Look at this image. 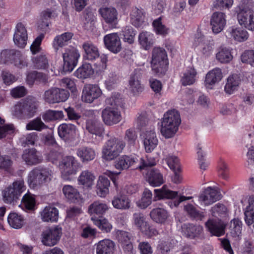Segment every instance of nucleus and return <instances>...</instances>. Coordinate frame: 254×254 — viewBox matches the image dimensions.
Segmentation results:
<instances>
[{
  "instance_id": "obj_61",
  "label": "nucleus",
  "mask_w": 254,
  "mask_h": 254,
  "mask_svg": "<svg viewBox=\"0 0 254 254\" xmlns=\"http://www.w3.org/2000/svg\"><path fill=\"white\" fill-rule=\"evenodd\" d=\"M154 30L157 34L161 35H166L168 33L169 29L161 22V17L154 20L153 22Z\"/></svg>"
},
{
  "instance_id": "obj_23",
  "label": "nucleus",
  "mask_w": 254,
  "mask_h": 254,
  "mask_svg": "<svg viewBox=\"0 0 254 254\" xmlns=\"http://www.w3.org/2000/svg\"><path fill=\"white\" fill-rule=\"evenodd\" d=\"M28 39L27 32L22 23L17 24L13 35V41L18 47L23 48L27 44Z\"/></svg>"
},
{
  "instance_id": "obj_3",
  "label": "nucleus",
  "mask_w": 254,
  "mask_h": 254,
  "mask_svg": "<svg viewBox=\"0 0 254 254\" xmlns=\"http://www.w3.org/2000/svg\"><path fill=\"white\" fill-rule=\"evenodd\" d=\"M152 70L157 74H164L167 70V55L162 48L155 47L152 53L151 61Z\"/></svg>"
},
{
  "instance_id": "obj_28",
  "label": "nucleus",
  "mask_w": 254,
  "mask_h": 254,
  "mask_svg": "<svg viewBox=\"0 0 254 254\" xmlns=\"http://www.w3.org/2000/svg\"><path fill=\"white\" fill-rule=\"evenodd\" d=\"M96 254H114L115 245L109 239L100 241L95 245Z\"/></svg>"
},
{
  "instance_id": "obj_44",
  "label": "nucleus",
  "mask_w": 254,
  "mask_h": 254,
  "mask_svg": "<svg viewBox=\"0 0 254 254\" xmlns=\"http://www.w3.org/2000/svg\"><path fill=\"white\" fill-rule=\"evenodd\" d=\"M197 72L193 67H189L183 73L181 82L183 85L187 86L193 84L196 80Z\"/></svg>"
},
{
  "instance_id": "obj_19",
  "label": "nucleus",
  "mask_w": 254,
  "mask_h": 254,
  "mask_svg": "<svg viewBox=\"0 0 254 254\" xmlns=\"http://www.w3.org/2000/svg\"><path fill=\"white\" fill-rule=\"evenodd\" d=\"M104 42L106 48L114 54L119 53L122 50L121 42L116 33L105 35L104 37Z\"/></svg>"
},
{
  "instance_id": "obj_36",
  "label": "nucleus",
  "mask_w": 254,
  "mask_h": 254,
  "mask_svg": "<svg viewBox=\"0 0 254 254\" xmlns=\"http://www.w3.org/2000/svg\"><path fill=\"white\" fill-rule=\"evenodd\" d=\"M150 216L153 221L159 224H164L169 217L168 212L161 208L153 209L150 212Z\"/></svg>"
},
{
  "instance_id": "obj_27",
  "label": "nucleus",
  "mask_w": 254,
  "mask_h": 254,
  "mask_svg": "<svg viewBox=\"0 0 254 254\" xmlns=\"http://www.w3.org/2000/svg\"><path fill=\"white\" fill-rule=\"evenodd\" d=\"M205 225L208 230L213 235L221 236L225 233V226L220 219H209Z\"/></svg>"
},
{
  "instance_id": "obj_52",
  "label": "nucleus",
  "mask_w": 254,
  "mask_h": 254,
  "mask_svg": "<svg viewBox=\"0 0 254 254\" xmlns=\"http://www.w3.org/2000/svg\"><path fill=\"white\" fill-rule=\"evenodd\" d=\"M63 191L65 196L70 201L75 202L79 197L78 190L70 185L64 186Z\"/></svg>"
},
{
  "instance_id": "obj_16",
  "label": "nucleus",
  "mask_w": 254,
  "mask_h": 254,
  "mask_svg": "<svg viewBox=\"0 0 254 254\" xmlns=\"http://www.w3.org/2000/svg\"><path fill=\"white\" fill-rule=\"evenodd\" d=\"M221 194L215 188H207L199 196L198 200L204 205H209L220 199Z\"/></svg>"
},
{
  "instance_id": "obj_51",
  "label": "nucleus",
  "mask_w": 254,
  "mask_h": 254,
  "mask_svg": "<svg viewBox=\"0 0 254 254\" xmlns=\"http://www.w3.org/2000/svg\"><path fill=\"white\" fill-rule=\"evenodd\" d=\"M93 73L92 66L89 64H84L74 72L75 76L79 78H86Z\"/></svg>"
},
{
  "instance_id": "obj_58",
  "label": "nucleus",
  "mask_w": 254,
  "mask_h": 254,
  "mask_svg": "<svg viewBox=\"0 0 254 254\" xmlns=\"http://www.w3.org/2000/svg\"><path fill=\"white\" fill-rule=\"evenodd\" d=\"M20 52L14 50H5L1 53L0 57L4 62H14L16 57H19Z\"/></svg>"
},
{
  "instance_id": "obj_20",
  "label": "nucleus",
  "mask_w": 254,
  "mask_h": 254,
  "mask_svg": "<svg viewBox=\"0 0 254 254\" xmlns=\"http://www.w3.org/2000/svg\"><path fill=\"white\" fill-rule=\"evenodd\" d=\"M99 12L105 22L111 27H115L118 23V12L112 7H103L99 9Z\"/></svg>"
},
{
  "instance_id": "obj_8",
  "label": "nucleus",
  "mask_w": 254,
  "mask_h": 254,
  "mask_svg": "<svg viewBox=\"0 0 254 254\" xmlns=\"http://www.w3.org/2000/svg\"><path fill=\"white\" fill-rule=\"evenodd\" d=\"M69 96L67 90L63 88L52 87L45 91L43 99L45 102L50 104L58 103L65 101Z\"/></svg>"
},
{
  "instance_id": "obj_64",
  "label": "nucleus",
  "mask_w": 254,
  "mask_h": 254,
  "mask_svg": "<svg viewBox=\"0 0 254 254\" xmlns=\"http://www.w3.org/2000/svg\"><path fill=\"white\" fill-rule=\"evenodd\" d=\"M94 223L100 230L105 232H109L112 229V226L106 219H98L92 217Z\"/></svg>"
},
{
  "instance_id": "obj_1",
  "label": "nucleus",
  "mask_w": 254,
  "mask_h": 254,
  "mask_svg": "<svg viewBox=\"0 0 254 254\" xmlns=\"http://www.w3.org/2000/svg\"><path fill=\"white\" fill-rule=\"evenodd\" d=\"M181 122L179 112L171 110L166 112L162 119L160 132L165 138L173 137L178 130Z\"/></svg>"
},
{
  "instance_id": "obj_35",
  "label": "nucleus",
  "mask_w": 254,
  "mask_h": 254,
  "mask_svg": "<svg viewBox=\"0 0 254 254\" xmlns=\"http://www.w3.org/2000/svg\"><path fill=\"white\" fill-rule=\"evenodd\" d=\"M227 32L235 40L239 42L246 41L249 37L248 32L240 27H230Z\"/></svg>"
},
{
  "instance_id": "obj_14",
  "label": "nucleus",
  "mask_w": 254,
  "mask_h": 254,
  "mask_svg": "<svg viewBox=\"0 0 254 254\" xmlns=\"http://www.w3.org/2000/svg\"><path fill=\"white\" fill-rule=\"evenodd\" d=\"M102 95L99 87L94 84L85 85L82 90V100L86 103H91Z\"/></svg>"
},
{
  "instance_id": "obj_17",
  "label": "nucleus",
  "mask_w": 254,
  "mask_h": 254,
  "mask_svg": "<svg viewBox=\"0 0 254 254\" xmlns=\"http://www.w3.org/2000/svg\"><path fill=\"white\" fill-rule=\"evenodd\" d=\"M143 139L145 149L147 152H152L157 146L158 140L154 129L142 131L141 134Z\"/></svg>"
},
{
  "instance_id": "obj_31",
  "label": "nucleus",
  "mask_w": 254,
  "mask_h": 254,
  "mask_svg": "<svg viewBox=\"0 0 254 254\" xmlns=\"http://www.w3.org/2000/svg\"><path fill=\"white\" fill-rule=\"evenodd\" d=\"M72 36L73 34L72 33L65 32L55 37L53 42V47L56 54H58L61 48L68 44V42L71 40Z\"/></svg>"
},
{
  "instance_id": "obj_53",
  "label": "nucleus",
  "mask_w": 254,
  "mask_h": 254,
  "mask_svg": "<svg viewBox=\"0 0 254 254\" xmlns=\"http://www.w3.org/2000/svg\"><path fill=\"white\" fill-rule=\"evenodd\" d=\"M48 159L53 164H57L63 158L62 149L57 146L55 149H51L48 154Z\"/></svg>"
},
{
  "instance_id": "obj_37",
  "label": "nucleus",
  "mask_w": 254,
  "mask_h": 254,
  "mask_svg": "<svg viewBox=\"0 0 254 254\" xmlns=\"http://www.w3.org/2000/svg\"><path fill=\"white\" fill-rule=\"evenodd\" d=\"M145 19L144 12L142 8L135 7L132 8L130 13L131 23L135 27H140Z\"/></svg>"
},
{
  "instance_id": "obj_5",
  "label": "nucleus",
  "mask_w": 254,
  "mask_h": 254,
  "mask_svg": "<svg viewBox=\"0 0 254 254\" xmlns=\"http://www.w3.org/2000/svg\"><path fill=\"white\" fill-rule=\"evenodd\" d=\"M58 168L62 178L68 180L70 176L75 175L78 169V163L72 156H66L59 162Z\"/></svg>"
},
{
  "instance_id": "obj_39",
  "label": "nucleus",
  "mask_w": 254,
  "mask_h": 254,
  "mask_svg": "<svg viewBox=\"0 0 254 254\" xmlns=\"http://www.w3.org/2000/svg\"><path fill=\"white\" fill-rule=\"evenodd\" d=\"M112 203L114 207L118 209L126 210L130 207V200L124 195L114 196Z\"/></svg>"
},
{
  "instance_id": "obj_13",
  "label": "nucleus",
  "mask_w": 254,
  "mask_h": 254,
  "mask_svg": "<svg viewBox=\"0 0 254 254\" xmlns=\"http://www.w3.org/2000/svg\"><path fill=\"white\" fill-rule=\"evenodd\" d=\"M104 123L108 126H113L119 123L122 119L121 112L118 108L107 107L102 112Z\"/></svg>"
},
{
  "instance_id": "obj_55",
  "label": "nucleus",
  "mask_w": 254,
  "mask_h": 254,
  "mask_svg": "<svg viewBox=\"0 0 254 254\" xmlns=\"http://www.w3.org/2000/svg\"><path fill=\"white\" fill-rule=\"evenodd\" d=\"M48 128V127L42 122L40 118H36L29 122L26 126L27 130H35L40 131Z\"/></svg>"
},
{
  "instance_id": "obj_34",
  "label": "nucleus",
  "mask_w": 254,
  "mask_h": 254,
  "mask_svg": "<svg viewBox=\"0 0 254 254\" xmlns=\"http://www.w3.org/2000/svg\"><path fill=\"white\" fill-rule=\"evenodd\" d=\"M86 128L90 133L99 137L102 136L104 131L103 126L94 119L87 120Z\"/></svg>"
},
{
  "instance_id": "obj_48",
  "label": "nucleus",
  "mask_w": 254,
  "mask_h": 254,
  "mask_svg": "<svg viewBox=\"0 0 254 254\" xmlns=\"http://www.w3.org/2000/svg\"><path fill=\"white\" fill-rule=\"evenodd\" d=\"M7 222L12 228L19 229L23 225L24 219L21 215L15 212H12L7 217Z\"/></svg>"
},
{
  "instance_id": "obj_24",
  "label": "nucleus",
  "mask_w": 254,
  "mask_h": 254,
  "mask_svg": "<svg viewBox=\"0 0 254 254\" xmlns=\"http://www.w3.org/2000/svg\"><path fill=\"white\" fill-rule=\"evenodd\" d=\"M76 127L71 124H63L58 127L59 136L65 141L72 140L76 135Z\"/></svg>"
},
{
  "instance_id": "obj_12",
  "label": "nucleus",
  "mask_w": 254,
  "mask_h": 254,
  "mask_svg": "<svg viewBox=\"0 0 254 254\" xmlns=\"http://www.w3.org/2000/svg\"><path fill=\"white\" fill-rule=\"evenodd\" d=\"M244 207L246 223L250 226L254 223V195L247 196L241 200Z\"/></svg>"
},
{
  "instance_id": "obj_9",
  "label": "nucleus",
  "mask_w": 254,
  "mask_h": 254,
  "mask_svg": "<svg viewBox=\"0 0 254 254\" xmlns=\"http://www.w3.org/2000/svg\"><path fill=\"white\" fill-rule=\"evenodd\" d=\"M239 23L248 29L254 31V11L247 6L242 5L237 14Z\"/></svg>"
},
{
  "instance_id": "obj_45",
  "label": "nucleus",
  "mask_w": 254,
  "mask_h": 254,
  "mask_svg": "<svg viewBox=\"0 0 254 254\" xmlns=\"http://www.w3.org/2000/svg\"><path fill=\"white\" fill-rule=\"evenodd\" d=\"M240 79L237 74H233L229 76L227 79V82L225 86V92L231 94L236 90L239 85Z\"/></svg>"
},
{
  "instance_id": "obj_38",
  "label": "nucleus",
  "mask_w": 254,
  "mask_h": 254,
  "mask_svg": "<svg viewBox=\"0 0 254 254\" xmlns=\"http://www.w3.org/2000/svg\"><path fill=\"white\" fill-rule=\"evenodd\" d=\"M110 185L109 180L104 176H100L96 185V192L100 197H105L109 193Z\"/></svg>"
},
{
  "instance_id": "obj_47",
  "label": "nucleus",
  "mask_w": 254,
  "mask_h": 254,
  "mask_svg": "<svg viewBox=\"0 0 254 254\" xmlns=\"http://www.w3.org/2000/svg\"><path fill=\"white\" fill-rule=\"evenodd\" d=\"M216 59L221 63H227L233 59L230 49L225 47H221L216 55Z\"/></svg>"
},
{
  "instance_id": "obj_41",
  "label": "nucleus",
  "mask_w": 254,
  "mask_h": 254,
  "mask_svg": "<svg viewBox=\"0 0 254 254\" xmlns=\"http://www.w3.org/2000/svg\"><path fill=\"white\" fill-rule=\"evenodd\" d=\"M95 179V177L91 172L84 170L80 173L78 178V184L85 187L89 188L93 185Z\"/></svg>"
},
{
  "instance_id": "obj_57",
  "label": "nucleus",
  "mask_w": 254,
  "mask_h": 254,
  "mask_svg": "<svg viewBox=\"0 0 254 254\" xmlns=\"http://www.w3.org/2000/svg\"><path fill=\"white\" fill-rule=\"evenodd\" d=\"M64 113L61 111L48 110L43 115L42 118L44 121L50 122L52 121L59 120L63 118Z\"/></svg>"
},
{
  "instance_id": "obj_60",
  "label": "nucleus",
  "mask_w": 254,
  "mask_h": 254,
  "mask_svg": "<svg viewBox=\"0 0 254 254\" xmlns=\"http://www.w3.org/2000/svg\"><path fill=\"white\" fill-rule=\"evenodd\" d=\"M231 233L234 237H239L241 233L242 223L238 218L233 219L230 223Z\"/></svg>"
},
{
  "instance_id": "obj_56",
  "label": "nucleus",
  "mask_w": 254,
  "mask_h": 254,
  "mask_svg": "<svg viewBox=\"0 0 254 254\" xmlns=\"http://www.w3.org/2000/svg\"><path fill=\"white\" fill-rule=\"evenodd\" d=\"M36 201L34 196L30 193H26L22 197L21 205L26 210H33L35 208Z\"/></svg>"
},
{
  "instance_id": "obj_29",
  "label": "nucleus",
  "mask_w": 254,
  "mask_h": 254,
  "mask_svg": "<svg viewBox=\"0 0 254 254\" xmlns=\"http://www.w3.org/2000/svg\"><path fill=\"white\" fill-rule=\"evenodd\" d=\"M84 51L83 57L84 59L93 61L99 57V52L97 47L90 41L84 42L82 45Z\"/></svg>"
},
{
  "instance_id": "obj_6",
  "label": "nucleus",
  "mask_w": 254,
  "mask_h": 254,
  "mask_svg": "<svg viewBox=\"0 0 254 254\" xmlns=\"http://www.w3.org/2000/svg\"><path fill=\"white\" fill-rule=\"evenodd\" d=\"M24 181L22 179L14 181L11 185L6 188L3 192L4 202L14 205L19 199V197L25 190Z\"/></svg>"
},
{
  "instance_id": "obj_59",
  "label": "nucleus",
  "mask_w": 254,
  "mask_h": 254,
  "mask_svg": "<svg viewBox=\"0 0 254 254\" xmlns=\"http://www.w3.org/2000/svg\"><path fill=\"white\" fill-rule=\"evenodd\" d=\"M185 210L190 217L197 220H201L204 217L203 213L197 210L192 204L186 205Z\"/></svg>"
},
{
  "instance_id": "obj_25",
  "label": "nucleus",
  "mask_w": 254,
  "mask_h": 254,
  "mask_svg": "<svg viewBox=\"0 0 254 254\" xmlns=\"http://www.w3.org/2000/svg\"><path fill=\"white\" fill-rule=\"evenodd\" d=\"M210 24L213 32L217 34L220 32L226 24L225 14L221 12H215L211 16Z\"/></svg>"
},
{
  "instance_id": "obj_62",
  "label": "nucleus",
  "mask_w": 254,
  "mask_h": 254,
  "mask_svg": "<svg viewBox=\"0 0 254 254\" xmlns=\"http://www.w3.org/2000/svg\"><path fill=\"white\" fill-rule=\"evenodd\" d=\"M33 62L35 68L37 69H45L48 65V61L45 55H40L35 57Z\"/></svg>"
},
{
  "instance_id": "obj_15",
  "label": "nucleus",
  "mask_w": 254,
  "mask_h": 254,
  "mask_svg": "<svg viewBox=\"0 0 254 254\" xmlns=\"http://www.w3.org/2000/svg\"><path fill=\"white\" fill-rule=\"evenodd\" d=\"M138 160L131 155H122L115 162V167L120 171L129 168L137 169Z\"/></svg>"
},
{
  "instance_id": "obj_2",
  "label": "nucleus",
  "mask_w": 254,
  "mask_h": 254,
  "mask_svg": "<svg viewBox=\"0 0 254 254\" xmlns=\"http://www.w3.org/2000/svg\"><path fill=\"white\" fill-rule=\"evenodd\" d=\"M53 175V171L48 168L36 167L28 174L27 182L31 188L37 189L49 182Z\"/></svg>"
},
{
  "instance_id": "obj_7",
  "label": "nucleus",
  "mask_w": 254,
  "mask_h": 254,
  "mask_svg": "<svg viewBox=\"0 0 254 254\" xmlns=\"http://www.w3.org/2000/svg\"><path fill=\"white\" fill-rule=\"evenodd\" d=\"M64 60L63 70L64 72H71L76 66L80 57L79 51L73 47H69L62 52Z\"/></svg>"
},
{
  "instance_id": "obj_21",
  "label": "nucleus",
  "mask_w": 254,
  "mask_h": 254,
  "mask_svg": "<svg viewBox=\"0 0 254 254\" xmlns=\"http://www.w3.org/2000/svg\"><path fill=\"white\" fill-rule=\"evenodd\" d=\"M134 224L142 232L148 235L155 234L156 230L152 228L149 223L145 221L143 214L135 213L133 215Z\"/></svg>"
},
{
  "instance_id": "obj_50",
  "label": "nucleus",
  "mask_w": 254,
  "mask_h": 254,
  "mask_svg": "<svg viewBox=\"0 0 254 254\" xmlns=\"http://www.w3.org/2000/svg\"><path fill=\"white\" fill-rule=\"evenodd\" d=\"M152 193L148 189H145L142 193L141 198L136 204L138 207L145 209L150 205L152 202Z\"/></svg>"
},
{
  "instance_id": "obj_54",
  "label": "nucleus",
  "mask_w": 254,
  "mask_h": 254,
  "mask_svg": "<svg viewBox=\"0 0 254 254\" xmlns=\"http://www.w3.org/2000/svg\"><path fill=\"white\" fill-rule=\"evenodd\" d=\"M105 102L106 105L112 106V108H118L123 106V100L121 94L118 93H114L112 95L107 98Z\"/></svg>"
},
{
  "instance_id": "obj_32",
  "label": "nucleus",
  "mask_w": 254,
  "mask_h": 254,
  "mask_svg": "<svg viewBox=\"0 0 254 254\" xmlns=\"http://www.w3.org/2000/svg\"><path fill=\"white\" fill-rule=\"evenodd\" d=\"M22 102L27 118L32 117L37 110L38 107V102L34 98L28 97Z\"/></svg>"
},
{
  "instance_id": "obj_30",
  "label": "nucleus",
  "mask_w": 254,
  "mask_h": 254,
  "mask_svg": "<svg viewBox=\"0 0 254 254\" xmlns=\"http://www.w3.org/2000/svg\"><path fill=\"white\" fill-rule=\"evenodd\" d=\"M108 209V206L105 203L100 200H96L89 205L88 211L91 215L101 217Z\"/></svg>"
},
{
  "instance_id": "obj_43",
  "label": "nucleus",
  "mask_w": 254,
  "mask_h": 254,
  "mask_svg": "<svg viewBox=\"0 0 254 254\" xmlns=\"http://www.w3.org/2000/svg\"><path fill=\"white\" fill-rule=\"evenodd\" d=\"M76 154L83 162L91 161L95 157L94 150L92 148L88 147L79 148L77 150Z\"/></svg>"
},
{
  "instance_id": "obj_33",
  "label": "nucleus",
  "mask_w": 254,
  "mask_h": 254,
  "mask_svg": "<svg viewBox=\"0 0 254 254\" xmlns=\"http://www.w3.org/2000/svg\"><path fill=\"white\" fill-rule=\"evenodd\" d=\"M41 215L45 222H57L59 218V211L54 207L47 206L41 212Z\"/></svg>"
},
{
  "instance_id": "obj_11",
  "label": "nucleus",
  "mask_w": 254,
  "mask_h": 254,
  "mask_svg": "<svg viewBox=\"0 0 254 254\" xmlns=\"http://www.w3.org/2000/svg\"><path fill=\"white\" fill-rule=\"evenodd\" d=\"M181 233L188 239L194 240L203 237V228L199 224L193 223H184L181 226Z\"/></svg>"
},
{
  "instance_id": "obj_49",
  "label": "nucleus",
  "mask_w": 254,
  "mask_h": 254,
  "mask_svg": "<svg viewBox=\"0 0 254 254\" xmlns=\"http://www.w3.org/2000/svg\"><path fill=\"white\" fill-rule=\"evenodd\" d=\"M154 193L156 195L155 197L158 199L168 198L172 199L175 198L178 195V191H172L166 188L164 186L160 189L154 190Z\"/></svg>"
},
{
  "instance_id": "obj_63",
  "label": "nucleus",
  "mask_w": 254,
  "mask_h": 254,
  "mask_svg": "<svg viewBox=\"0 0 254 254\" xmlns=\"http://www.w3.org/2000/svg\"><path fill=\"white\" fill-rule=\"evenodd\" d=\"M125 42L132 44L134 42L135 32L133 28L130 26H127L122 30Z\"/></svg>"
},
{
  "instance_id": "obj_46",
  "label": "nucleus",
  "mask_w": 254,
  "mask_h": 254,
  "mask_svg": "<svg viewBox=\"0 0 254 254\" xmlns=\"http://www.w3.org/2000/svg\"><path fill=\"white\" fill-rule=\"evenodd\" d=\"M153 35L148 32H142L138 36V41L141 47L145 50L149 49L153 45Z\"/></svg>"
},
{
  "instance_id": "obj_4",
  "label": "nucleus",
  "mask_w": 254,
  "mask_h": 254,
  "mask_svg": "<svg viewBox=\"0 0 254 254\" xmlns=\"http://www.w3.org/2000/svg\"><path fill=\"white\" fill-rule=\"evenodd\" d=\"M125 146V143L118 138L109 139L103 147L102 158L107 161L114 159L122 151Z\"/></svg>"
},
{
  "instance_id": "obj_22",
  "label": "nucleus",
  "mask_w": 254,
  "mask_h": 254,
  "mask_svg": "<svg viewBox=\"0 0 254 254\" xmlns=\"http://www.w3.org/2000/svg\"><path fill=\"white\" fill-rule=\"evenodd\" d=\"M141 72L140 69H135L130 75L129 80V88L134 94L142 92L144 90L143 85L141 83Z\"/></svg>"
},
{
  "instance_id": "obj_40",
  "label": "nucleus",
  "mask_w": 254,
  "mask_h": 254,
  "mask_svg": "<svg viewBox=\"0 0 254 254\" xmlns=\"http://www.w3.org/2000/svg\"><path fill=\"white\" fill-rule=\"evenodd\" d=\"M222 78L221 69L215 68L207 73L205 77V84L207 87L219 82Z\"/></svg>"
},
{
  "instance_id": "obj_18",
  "label": "nucleus",
  "mask_w": 254,
  "mask_h": 254,
  "mask_svg": "<svg viewBox=\"0 0 254 254\" xmlns=\"http://www.w3.org/2000/svg\"><path fill=\"white\" fill-rule=\"evenodd\" d=\"M22 159L26 165L29 166L37 165L43 160L41 154L34 148L24 150Z\"/></svg>"
},
{
  "instance_id": "obj_26",
  "label": "nucleus",
  "mask_w": 254,
  "mask_h": 254,
  "mask_svg": "<svg viewBox=\"0 0 254 254\" xmlns=\"http://www.w3.org/2000/svg\"><path fill=\"white\" fill-rule=\"evenodd\" d=\"M58 14L57 10L55 8H46L43 10L40 13L38 27L43 30L47 28L49 25V20L57 17Z\"/></svg>"
},
{
  "instance_id": "obj_10",
  "label": "nucleus",
  "mask_w": 254,
  "mask_h": 254,
  "mask_svg": "<svg viewBox=\"0 0 254 254\" xmlns=\"http://www.w3.org/2000/svg\"><path fill=\"white\" fill-rule=\"evenodd\" d=\"M62 233V229L59 226L47 229L42 232L41 242L45 246H54L59 241Z\"/></svg>"
},
{
  "instance_id": "obj_42",
  "label": "nucleus",
  "mask_w": 254,
  "mask_h": 254,
  "mask_svg": "<svg viewBox=\"0 0 254 254\" xmlns=\"http://www.w3.org/2000/svg\"><path fill=\"white\" fill-rule=\"evenodd\" d=\"M148 182L153 187L159 186L164 183L162 175L157 169H151L148 174Z\"/></svg>"
}]
</instances>
